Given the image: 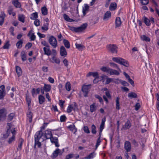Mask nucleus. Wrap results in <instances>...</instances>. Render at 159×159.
Segmentation results:
<instances>
[{
    "instance_id": "nucleus-11",
    "label": "nucleus",
    "mask_w": 159,
    "mask_h": 159,
    "mask_svg": "<svg viewBox=\"0 0 159 159\" xmlns=\"http://www.w3.org/2000/svg\"><path fill=\"white\" fill-rule=\"evenodd\" d=\"M60 54L61 56L65 57L67 55V52L65 48L63 46H61L60 50Z\"/></svg>"
},
{
    "instance_id": "nucleus-49",
    "label": "nucleus",
    "mask_w": 159,
    "mask_h": 159,
    "mask_svg": "<svg viewBox=\"0 0 159 159\" xmlns=\"http://www.w3.org/2000/svg\"><path fill=\"white\" fill-rule=\"evenodd\" d=\"M66 89L67 90L69 91L70 90L71 85L69 82H67L66 84Z\"/></svg>"
},
{
    "instance_id": "nucleus-52",
    "label": "nucleus",
    "mask_w": 159,
    "mask_h": 159,
    "mask_svg": "<svg viewBox=\"0 0 159 159\" xmlns=\"http://www.w3.org/2000/svg\"><path fill=\"white\" fill-rule=\"evenodd\" d=\"M15 116V114L13 113H10L8 116V119L10 121H11L12 120Z\"/></svg>"
},
{
    "instance_id": "nucleus-15",
    "label": "nucleus",
    "mask_w": 159,
    "mask_h": 159,
    "mask_svg": "<svg viewBox=\"0 0 159 159\" xmlns=\"http://www.w3.org/2000/svg\"><path fill=\"white\" fill-rule=\"evenodd\" d=\"M125 148L127 152L130 151L131 149L130 143L128 141L125 142Z\"/></svg>"
},
{
    "instance_id": "nucleus-1",
    "label": "nucleus",
    "mask_w": 159,
    "mask_h": 159,
    "mask_svg": "<svg viewBox=\"0 0 159 159\" xmlns=\"http://www.w3.org/2000/svg\"><path fill=\"white\" fill-rule=\"evenodd\" d=\"M52 136V133L50 130H47L43 133L41 130L37 132L34 135L35 144L34 148L35 149L36 148V145H37L38 148H40L41 146L40 142H43L46 139L51 138Z\"/></svg>"
},
{
    "instance_id": "nucleus-35",
    "label": "nucleus",
    "mask_w": 159,
    "mask_h": 159,
    "mask_svg": "<svg viewBox=\"0 0 159 159\" xmlns=\"http://www.w3.org/2000/svg\"><path fill=\"white\" fill-rule=\"evenodd\" d=\"M38 17V13L36 12L32 14L30 16V18L32 20L36 19Z\"/></svg>"
},
{
    "instance_id": "nucleus-54",
    "label": "nucleus",
    "mask_w": 159,
    "mask_h": 159,
    "mask_svg": "<svg viewBox=\"0 0 159 159\" xmlns=\"http://www.w3.org/2000/svg\"><path fill=\"white\" fill-rule=\"evenodd\" d=\"M66 118L64 115L61 116L60 117V120L61 122H63L66 121Z\"/></svg>"
},
{
    "instance_id": "nucleus-38",
    "label": "nucleus",
    "mask_w": 159,
    "mask_h": 159,
    "mask_svg": "<svg viewBox=\"0 0 159 159\" xmlns=\"http://www.w3.org/2000/svg\"><path fill=\"white\" fill-rule=\"evenodd\" d=\"M23 43L22 39H21L18 41L16 44V46L18 48H20L22 47V45Z\"/></svg>"
},
{
    "instance_id": "nucleus-46",
    "label": "nucleus",
    "mask_w": 159,
    "mask_h": 159,
    "mask_svg": "<svg viewBox=\"0 0 159 159\" xmlns=\"http://www.w3.org/2000/svg\"><path fill=\"white\" fill-rule=\"evenodd\" d=\"M23 141V139L22 138H20V144L18 145V147L17 149L18 150H20L21 149Z\"/></svg>"
},
{
    "instance_id": "nucleus-55",
    "label": "nucleus",
    "mask_w": 159,
    "mask_h": 159,
    "mask_svg": "<svg viewBox=\"0 0 159 159\" xmlns=\"http://www.w3.org/2000/svg\"><path fill=\"white\" fill-rule=\"evenodd\" d=\"M141 3L143 5H146L148 3V0H140Z\"/></svg>"
},
{
    "instance_id": "nucleus-18",
    "label": "nucleus",
    "mask_w": 159,
    "mask_h": 159,
    "mask_svg": "<svg viewBox=\"0 0 159 159\" xmlns=\"http://www.w3.org/2000/svg\"><path fill=\"white\" fill-rule=\"evenodd\" d=\"M89 7L87 4H84V7L83 8V13L84 16H85L89 11Z\"/></svg>"
},
{
    "instance_id": "nucleus-29",
    "label": "nucleus",
    "mask_w": 159,
    "mask_h": 159,
    "mask_svg": "<svg viewBox=\"0 0 159 159\" xmlns=\"http://www.w3.org/2000/svg\"><path fill=\"white\" fill-rule=\"evenodd\" d=\"M68 128L72 132L75 133L76 131V128L75 125H71L68 127Z\"/></svg>"
},
{
    "instance_id": "nucleus-24",
    "label": "nucleus",
    "mask_w": 159,
    "mask_h": 159,
    "mask_svg": "<svg viewBox=\"0 0 159 159\" xmlns=\"http://www.w3.org/2000/svg\"><path fill=\"white\" fill-rule=\"evenodd\" d=\"M13 7L10 6L9 7L7 11L9 15H12L13 16H14L16 14L15 12H13Z\"/></svg>"
},
{
    "instance_id": "nucleus-26",
    "label": "nucleus",
    "mask_w": 159,
    "mask_h": 159,
    "mask_svg": "<svg viewBox=\"0 0 159 159\" xmlns=\"http://www.w3.org/2000/svg\"><path fill=\"white\" fill-rule=\"evenodd\" d=\"M120 64L122 65L127 67L129 66V64L128 63V61L126 60L122 59V58Z\"/></svg>"
},
{
    "instance_id": "nucleus-8",
    "label": "nucleus",
    "mask_w": 159,
    "mask_h": 159,
    "mask_svg": "<svg viewBox=\"0 0 159 159\" xmlns=\"http://www.w3.org/2000/svg\"><path fill=\"white\" fill-rule=\"evenodd\" d=\"M87 26V23H84L81 25L80 26L76 28V32H81L85 30Z\"/></svg>"
},
{
    "instance_id": "nucleus-3",
    "label": "nucleus",
    "mask_w": 159,
    "mask_h": 159,
    "mask_svg": "<svg viewBox=\"0 0 159 159\" xmlns=\"http://www.w3.org/2000/svg\"><path fill=\"white\" fill-rule=\"evenodd\" d=\"M107 48L108 51L112 53H117L118 52V47L115 44H109L107 45Z\"/></svg>"
},
{
    "instance_id": "nucleus-47",
    "label": "nucleus",
    "mask_w": 159,
    "mask_h": 159,
    "mask_svg": "<svg viewBox=\"0 0 159 159\" xmlns=\"http://www.w3.org/2000/svg\"><path fill=\"white\" fill-rule=\"evenodd\" d=\"M116 80H118L120 83L122 85L124 86H127L129 85V84L125 81L119 79H117Z\"/></svg>"
},
{
    "instance_id": "nucleus-50",
    "label": "nucleus",
    "mask_w": 159,
    "mask_h": 159,
    "mask_svg": "<svg viewBox=\"0 0 159 159\" xmlns=\"http://www.w3.org/2000/svg\"><path fill=\"white\" fill-rule=\"evenodd\" d=\"M91 132L93 134H96L97 131L96 130V127L94 125H92L91 126Z\"/></svg>"
},
{
    "instance_id": "nucleus-10",
    "label": "nucleus",
    "mask_w": 159,
    "mask_h": 159,
    "mask_svg": "<svg viewBox=\"0 0 159 159\" xmlns=\"http://www.w3.org/2000/svg\"><path fill=\"white\" fill-rule=\"evenodd\" d=\"M131 126V124L129 120H128L125 122V125H123L121 128V130H125L127 129H129Z\"/></svg>"
},
{
    "instance_id": "nucleus-34",
    "label": "nucleus",
    "mask_w": 159,
    "mask_h": 159,
    "mask_svg": "<svg viewBox=\"0 0 159 159\" xmlns=\"http://www.w3.org/2000/svg\"><path fill=\"white\" fill-rule=\"evenodd\" d=\"M44 89L45 92H48L50 91L51 89V86L50 85H48L45 84L43 87Z\"/></svg>"
},
{
    "instance_id": "nucleus-53",
    "label": "nucleus",
    "mask_w": 159,
    "mask_h": 159,
    "mask_svg": "<svg viewBox=\"0 0 159 159\" xmlns=\"http://www.w3.org/2000/svg\"><path fill=\"white\" fill-rule=\"evenodd\" d=\"M26 100L27 103L28 104V106L29 107L30 106V104L31 103L30 98L28 96H26Z\"/></svg>"
},
{
    "instance_id": "nucleus-48",
    "label": "nucleus",
    "mask_w": 159,
    "mask_h": 159,
    "mask_svg": "<svg viewBox=\"0 0 159 159\" xmlns=\"http://www.w3.org/2000/svg\"><path fill=\"white\" fill-rule=\"evenodd\" d=\"M25 18L24 16L23 15H19L18 20L22 23H24L25 22Z\"/></svg>"
},
{
    "instance_id": "nucleus-57",
    "label": "nucleus",
    "mask_w": 159,
    "mask_h": 159,
    "mask_svg": "<svg viewBox=\"0 0 159 159\" xmlns=\"http://www.w3.org/2000/svg\"><path fill=\"white\" fill-rule=\"evenodd\" d=\"M113 79L111 78H107L106 79V81L105 83V84H108L112 81Z\"/></svg>"
},
{
    "instance_id": "nucleus-27",
    "label": "nucleus",
    "mask_w": 159,
    "mask_h": 159,
    "mask_svg": "<svg viewBox=\"0 0 159 159\" xmlns=\"http://www.w3.org/2000/svg\"><path fill=\"white\" fill-rule=\"evenodd\" d=\"M105 121H106V118H104L102 119L101 123V124L100 125V126L99 130H101V131H102L103 129L104 128L105 122Z\"/></svg>"
},
{
    "instance_id": "nucleus-19",
    "label": "nucleus",
    "mask_w": 159,
    "mask_h": 159,
    "mask_svg": "<svg viewBox=\"0 0 159 159\" xmlns=\"http://www.w3.org/2000/svg\"><path fill=\"white\" fill-rule=\"evenodd\" d=\"M6 16V15L4 12H2L0 15V18L1 20H0V25H2L4 23V18Z\"/></svg>"
},
{
    "instance_id": "nucleus-45",
    "label": "nucleus",
    "mask_w": 159,
    "mask_h": 159,
    "mask_svg": "<svg viewBox=\"0 0 159 159\" xmlns=\"http://www.w3.org/2000/svg\"><path fill=\"white\" fill-rule=\"evenodd\" d=\"M76 48L79 50H82L84 47L81 44L76 43L75 44Z\"/></svg>"
},
{
    "instance_id": "nucleus-51",
    "label": "nucleus",
    "mask_w": 159,
    "mask_h": 159,
    "mask_svg": "<svg viewBox=\"0 0 159 159\" xmlns=\"http://www.w3.org/2000/svg\"><path fill=\"white\" fill-rule=\"evenodd\" d=\"M83 130L84 132L87 134H89L90 133V131L89 130V128L87 126H84V127Z\"/></svg>"
},
{
    "instance_id": "nucleus-9",
    "label": "nucleus",
    "mask_w": 159,
    "mask_h": 159,
    "mask_svg": "<svg viewBox=\"0 0 159 159\" xmlns=\"http://www.w3.org/2000/svg\"><path fill=\"white\" fill-rule=\"evenodd\" d=\"M144 22L145 24L148 26H149L150 23L154 24V19L152 17L150 18V20L148 19L146 17H144Z\"/></svg>"
},
{
    "instance_id": "nucleus-4",
    "label": "nucleus",
    "mask_w": 159,
    "mask_h": 159,
    "mask_svg": "<svg viewBox=\"0 0 159 159\" xmlns=\"http://www.w3.org/2000/svg\"><path fill=\"white\" fill-rule=\"evenodd\" d=\"M49 44L54 48H56L57 46V41L56 39L53 36H51L49 37L48 39Z\"/></svg>"
},
{
    "instance_id": "nucleus-5",
    "label": "nucleus",
    "mask_w": 159,
    "mask_h": 159,
    "mask_svg": "<svg viewBox=\"0 0 159 159\" xmlns=\"http://www.w3.org/2000/svg\"><path fill=\"white\" fill-rule=\"evenodd\" d=\"M78 110L77 104L75 102H74L73 104L70 105L67 109V112L68 113H70L72 110L74 111H77Z\"/></svg>"
},
{
    "instance_id": "nucleus-36",
    "label": "nucleus",
    "mask_w": 159,
    "mask_h": 159,
    "mask_svg": "<svg viewBox=\"0 0 159 159\" xmlns=\"http://www.w3.org/2000/svg\"><path fill=\"white\" fill-rule=\"evenodd\" d=\"M90 111L91 112L95 111L96 110V107L95 104L94 103L90 106Z\"/></svg>"
},
{
    "instance_id": "nucleus-60",
    "label": "nucleus",
    "mask_w": 159,
    "mask_h": 159,
    "mask_svg": "<svg viewBox=\"0 0 159 159\" xmlns=\"http://www.w3.org/2000/svg\"><path fill=\"white\" fill-rule=\"evenodd\" d=\"M30 38L31 41H34L36 39V36L34 33H32L30 36Z\"/></svg>"
},
{
    "instance_id": "nucleus-56",
    "label": "nucleus",
    "mask_w": 159,
    "mask_h": 159,
    "mask_svg": "<svg viewBox=\"0 0 159 159\" xmlns=\"http://www.w3.org/2000/svg\"><path fill=\"white\" fill-rule=\"evenodd\" d=\"M10 46V44L8 42H7L5 43V45L3 46V48L4 49H8L9 48Z\"/></svg>"
},
{
    "instance_id": "nucleus-44",
    "label": "nucleus",
    "mask_w": 159,
    "mask_h": 159,
    "mask_svg": "<svg viewBox=\"0 0 159 159\" xmlns=\"http://www.w3.org/2000/svg\"><path fill=\"white\" fill-rule=\"evenodd\" d=\"M42 14L43 15H47L48 14L47 9L46 7H43L41 9Z\"/></svg>"
},
{
    "instance_id": "nucleus-41",
    "label": "nucleus",
    "mask_w": 159,
    "mask_h": 159,
    "mask_svg": "<svg viewBox=\"0 0 159 159\" xmlns=\"http://www.w3.org/2000/svg\"><path fill=\"white\" fill-rule=\"evenodd\" d=\"M39 103L42 104L44 102L45 98L42 95H40L39 97Z\"/></svg>"
},
{
    "instance_id": "nucleus-13",
    "label": "nucleus",
    "mask_w": 159,
    "mask_h": 159,
    "mask_svg": "<svg viewBox=\"0 0 159 159\" xmlns=\"http://www.w3.org/2000/svg\"><path fill=\"white\" fill-rule=\"evenodd\" d=\"M6 116V113L5 109H0V119L2 120H4Z\"/></svg>"
},
{
    "instance_id": "nucleus-7",
    "label": "nucleus",
    "mask_w": 159,
    "mask_h": 159,
    "mask_svg": "<svg viewBox=\"0 0 159 159\" xmlns=\"http://www.w3.org/2000/svg\"><path fill=\"white\" fill-rule=\"evenodd\" d=\"M62 153L63 152H62L61 150L58 148L56 149L52 153V154L51 156V157L53 159L55 158L59 154L61 155Z\"/></svg>"
},
{
    "instance_id": "nucleus-61",
    "label": "nucleus",
    "mask_w": 159,
    "mask_h": 159,
    "mask_svg": "<svg viewBox=\"0 0 159 159\" xmlns=\"http://www.w3.org/2000/svg\"><path fill=\"white\" fill-rule=\"evenodd\" d=\"M63 62L65 65V66H66V67H67L68 65V62L67 61V60L66 59H65L63 61Z\"/></svg>"
},
{
    "instance_id": "nucleus-28",
    "label": "nucleus",
    "mask_w": 159,
    "mask_h": 159,
    "mask_svg": "<svg viewBox=\"0 0 159 159\" xmlns=\"http://www.w3.org/2000/svg\"><path fill=\"white\" fill-rule=\"evenodd\" d=\"M117 5L116 3H111L109 7L110 10L111 11L115 10L116 8Z\"/></svg>"
},
{
    "instance_id": "nucleus-39",
    "label": "nucleus",
    "mask_w": 159,
    "mask_h": 159,
    "mask_svg": "<svg viewBox=\"0 0 159 159\" xmlns=\"http://www.w3.org/2000/svg\"><path fill=\"white\" fill-rule=\"evenodd\" d=\"M128 97L129 98H137V95L134 92H131L128 94Z\"/></svg>"
},
{
    "instance_id": "nucleus-58",
    "label": "nucleus",
    "mask_w": 159,
    "mask_h": 159,
    "mask_svg": "<svg viewBox=\"0 0 159 159\" xmlns=\"http://www.w3.org/2000/svg\"><path fill=\"white\" fill-rule=\"evenodd\" d=\"M41 43L43 46H45V47H49V46L45 41H42Z\"/></svg>"
},
{
    "instance_id": "nucleus-23",
    "label": "nucleus",
    "mask_w": 159,
    "mask_h": 159,
    "mask_svg": "<svg viewBox=\"0 0 159 159\" xmlns=\"http://www.w3.org/2000/svg\"><path fill=\"white\" fill-rule=\"evenodd\" d=\"M12 4L16 8L20 7L21 5L18 0H14L12 2Z\"/></svg>"
},
{
    "instance_id": "nucleus-33",
    "label": "nucleus",
    "mask_w": 159,
    "mask_h": 159,
    "mask_svg": "<svg viewBox=\"0 0 159 159\" xmlns=\"http://www.w3.org/2000/svg\"><path fill=\"white\" fill-rule=\"evenodd\" d=\"M20 55L22 61H25L26 60V57L25 51H22Z\"/></svg>"
},
{
    "instance_id": "nucleus-22",
    "label": "nucleus",
    "mask_w": 159,
    "mask_h": 159,
    "mask_svg": "<svg viewBox=\"0 0 159 159\" xmlns=\"http://www.w3.org/2000/svg\"><path fill=\"white\" fill-rule=\"evenodd\" d=\"M11 133L12 134V136L8 140V142L10 143L15 140V130L14 129L13 131H11Z\"/></svg>"
},
{
    "instance_id": "nucleus-59",
    "label": "nucleus",
    "mask_w": 159,
    "mask_h": 159,
    "mask_svg": "<svg viewBox=\"0 0 159 159\" xmlns=\"http://www.w3.org/2000/svg\"><path fill=\"white\" fill-rule=\"evenodd\" d=\"M93 152L91 153L89 155L87 156V157L84 158L85 159H91L93 158Z\"/></svg>"
},
{
    "instance_id": "nucleus-30",
    "label": "nucleus",
    "mask_w": 159,
    "mask_h": 159,
    "mask_svg": "<svg viewBox=\"0 0 159 159\" xmlns=\"http://www.w3.org/2000/svg\"><path fill=\"white\" fill-rule=\"evenodd\" d=\"M141 39L142 40L146 42H150V38L145 35H142L141 36Z\"/></svg>"
},
{
    "instance_id": "nucleus-6",
    "label": "nucleus",
    "mask_w": 159,
    "mask_h": 159,
    "mask_svg": "<svg viewBox=\"0 0 159 159\" xmlns=\"http://www.w3.org/2000/svg\"><path fill=\"white\" fill-rule=\"evenodd\" d=\"M90 85H84L82 86V90L84 93V96L86 97L88 96V94L89 90Z\"/></svg>"
},
{
    "instance_id": "nucleus-31",
    "label": "nucleus",
    "mask_w": 159,
    "mask_h": 159,
    "mask_svg": "<svg viewBox=\"0 0 159 159\" xmlns=\"http://www.w3.org/2000/svg\"><path fill=\"white\" fill-rule=\"evenodd\" d=\"M63 17L64 19L67 21L71 22L74 21L73 19H70L69 16L65 14H63Z\"/></svg>"
},
{
    "instance_id": "nucleus-20",
    "label": "nucleus",
    "mask_w": 159,
    "mask_h": 159,
    "mask_svg": "<svg viewBox=\"0 0 159 159\" xmlns=\"http://www.w3.org/2000/svg\"><path fill=\"white\" fill-rule=\"evenodd\" d=\"M121 24L120 17H117L116 18L115 21L116 27H120Z\"/></svg>"
},
{
    "instance_id": "nucleus-17",
    "label": "nucleus",
    "mask_w": 159,
    "mask_h": 159,
    "mask_svg": "<svg viewBox=\"0 0 159 159\" xmlns=\"http://www.w3.org/2000/svg\"><path fill=\"white\" fill-rule=\"evenodd\" d=\"M43 50L44 52V54L49 56L51 54V52L50 50L49 47H44Z\"/></svg>"
},
{
    "instance_id": "nucleus-42",
    "label": "nucleus",
    "mask_w": 159,
    "mask_h": 159,
    "mask_svg": "<svg viewBox=\"0 0 159 159\" xmlns=\"http://www.w3.org/2000/svg\"><path fill=\"white\" fill-rule=\"evenodd\" d=\"M48 23L44 24L43 26L42 27L41 29L44 31H47L48 29Z\"/></svg>"
},
{
    "instance_id": "nucleus-62",
    "label": "nucleus",
    "mask_w": 159,
    "mask_h": 159,
    "mask_svg": "<svg viewBox=\"0 0 159 159\" xmlns=\"http://www.w3.org/2000/svg\"><path fill=\"white\" fill-rule=\"evenodd\" d=\"M73 157V154H70L67 155L65 159H70L71 158Z\"/></svg>"
},
{
    "instance_id": "nucleus-63",
    "label": "nucleus",
    "mask_w": 159,
    "mask_h": 159,
    "mask_svg": "<svg viewBox=\"0 0 159 159\" xmlns=\"http://www.w3.org/2000/svg\"><path fill=\"white\" fill-rule=\"evenodd\" d=\"M140 107V104L139 103H136L135 106V110L136 111L138 110Z\"/></svg>"
},
{
    "instance_id": "nucleus-37",
    "label": "nucleus",
    "mask_w": 159,
    "mask_h": 159,
    "mask_svg": "<svg viewBox=\"0 0 159 159\" xmlns=\"http://www.w3.org/2000/svg\"><path fill=\"white\" fill-rule=\"evenodd\" d=\"M110 66L111 67L114 68H116L118 69L120 71H121V70L120 68L118 67L117 64L113 63V62H110L109 63Z\"/></svg>"
},
{
    "instance_id": "nucleus-64",
    "label": "nucleus",
    "mask_w": 159,
    "mask_h": 159,
    "mask_svg": "<svg viewBox=\"0 0 159 159\" xmlns=\"http://www.w3.org/2000/svg\"><path fill=\"white\" fill-rule=\"evenodd\" d=\"M34 24L35 25L37 26H39V21L38 19H35L34 21Z\"/></svg>"
},
{
    "instance_id": "nucleus-2",
    "label": "nucleus",
    "mask_w": 159,
    "mask_h": 159,
    "mask_svg": "<svg viewBox=\"0 0 159 159\" xmlns=\"http://www.w3.org/2000/svg\"><path fill=\"white\" fill-rule=\"evenodd\" d=\"M100 69L103 72H106L108 75H120V73L118 71L107 67L103 66Z\"/></svg>"
},
{
    "instance_id": "nucleus-21",
    "label": "nucleus",
    "mask_w": 159,
    "mask_h": 159,
    "mask_svg": "<svg viewBox=\"0 0 159 159\" xmlns=\"http://www.w3.org/2000/svg\"><path fill=\"white\" fill-rule=\"evenodd\" d=\"M16 72L18 75V76L20 77L22 75V70L21 68L18 66H16Z\"/></svg>"
},
{
    "instance_id": "nucleus-25",
    "label": "nucleus",
    "mask_w": 159,
    "mask_h": 159,
    "mask_svg": "<svg viewBox=\"0 0 159 159\" xmlns=\"http://www.w3.org/2000/svg\"><path fill=\"white\" fill-rule=\"evenodd\" d=\"M63 43L64 46L67 48H70V43L69 41L66 39H64L63 40Z\"/></svg>"
},
{
    "instance_id": "nucleus-14",
    "label": "nucleus",
    "mask_w": 159,
    "mask_h": 159,
    "mask_svg": "<svg viewBox=\"0 0 159 159\" xmlns=\"http://www.w3.org/2000/svg\"><path fill=\"white\" fill-rule=\"evenodd\" d=\"M50 139L51 142L52 143H54L56 147H59V145L58 143V139L57 137H51V138Z\"/></svg>"
},
{
    "instance_id": "nucleus-16",
    "label": "nucleus",
    "mask_w": 159,
    "mask_h": 159,
    "mask_svg": "<svg viewBox=\"0 0 159 159\" xmlns=\"http://www.w3.org/2000/svg\"><path fill=\"white\" fill-rule=\"evenodd\" d=\"M111 13L110 11H107L104 14L103 20L105 21H107L111 17Z\"/></svg>"
},
{
    "instance_id": "nucleus-32",
    "label": "nucleus",
    "mask_w": 159,
    "mask_h": 159,
    "mask_svg": "<svg viewBox=\"0 0 159 159\" xmlns=\"http://www.w3.org/2000/svg\"><path fill=\"white\" fill-rule=\"evenodd\" d=\"M27 116L29 119V122H31L32 121L33 114L31 111H29L27 113Z\"/></svg>"
},
{
    "instance_id": "nucleus-40",
    "label": "nucleus",
    "mask_w": 159,
    "mask_h": 159,
    "mask_svg": "<svg viewBox=\"0 0 159 159\" xmlns=\"http://www.w3.org/2000/svg\"><path fill=\"white\" fill-rule=\"evenodd\" d=\"M119 100V98L118 97H117L116 99V108L118 110H119L120 109Z\"/></svg>"
},
{
    "instance_id": "nucleus-12",
    "label": "nucleus",
    "mask_w": 159,
    "mask_h": 159,
    "mask_svg": "<svg viewBox=\"0 0 159 159\" xmlns=\"http://www.w3.org/2000/svg\"><path fill=\"white\" fill-rule=\"evenodd\" d=\"M5 95V86L2 85L0 86V99L2 98Z\"/></svg>"
},
{
    "instance_id": "nucleus-43",
    "label": "nucleus",
    "mask_w": 159,
    "mask_h": 159,
    "mask_svg": "<svg viewBox=\"0 0 159 159\" xmlns=\"http://www.w3.org/2000/svg\"><path fill=\"white\" fill-rule=\"evenodd\" d=\"M112 60L119 64H120L121 60H122V58L120 57H114L112 58Z\"/></svg>"
}]
</instances>
